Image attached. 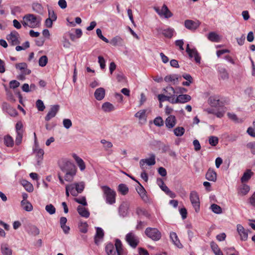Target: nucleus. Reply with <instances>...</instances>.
Instances as JSON below:
<instances>
[{
	"instance_id": "1",
	"label": "nucleus",
	"mask_w": 255,
	"mask_h": 255,
	"mask_svg": "<svg viewBox=\"0 0 255 255\" xmlns=\"http://www.w3.org/2000/svg\"><path fill=\"white\" fill-rule=\"evenodd\" d=\"M60 167L64 174V180L67 182H72L76 173L75 166L70 161H65L60 165Z\"/></svg>"
},
{
	"instance_id": "2",
	"label": "nucleus",
	"mask_w": 255,
	"mask_h": 255,
	"mask_svg": "<svg viewBox=\"0 0 255 255\" xmlns=\"http://www.w3.org/2000/svg\"><path fill=\"white\" fill-rule=\"evenodd\" d=\"M114 245L111 243H108L105 247V251L107 255H116V253L118 255H125L126 252L123 249L121 241L119 239H116Z\"/></svg>"
},
{
	"instance_id": "3",
	"label": "nucleus",
	"mask_w": 255,
	"mask_h": 255,
	"mask_svg": "<svg viewBox=\"0 0 255 255\" xmlns=\"http://www.w3.org/2000/svg\"><path fill=\"white\" fill-rule=\"evenodd\" d=\"M21 23L24 27L35 28L39 26L40 18L33 14H27L23 16Z\"/></svg>"
},
{
	"instance_id": "4",
	"label": "nucleus",
	"mask_w": 255,
	"mask_h": 255,
	"mask_svg": "<svg viewBox=\"0 0 255 255\" xmlns=\"http://www.w3.org/2000/svg\"><path fill=\"white\" fill-rule=\"evenodd\" d=\"M101 188L106 202L110 205L114 204L116 202V192L108 186H101Z\"/></svg>"
},
{
	"instance_id": "5",
	"label": "nucleus",
	"mask_w": 255,
	"mask_h": 255,
	"mask_svg": "<svg viewBox=\"0 0 255 255\" xmlns=\"http://www.w3.org/2000/svg\"><path fill=\"white\" fill-rule=\"evenodd\" d=\"M145 235L154 241H158L161 238V232L156 228H147L145 230Z\"/></svg>"
},
{
	"instance_id": "6",
	"label": "nucleus",
	"mask_w": 255,
	"mask_h": 255,
	"mask_svg": "<svg viewBox=\"0 0 255 255\" xmlns=\"http://www.w3.org/2000/svg\"><path fill=\"white\" fill-rule=\"evenodd\" d=\"M126 240L129 245L133 248H136L139 242L138 237L132 232L127 234Z\"/></svg>"
},
{
	"instance_id": "7",
	"label": "nucleus",
	"mask_w": 255,
	"mask_h": 255,
	"mask_svg": "<svg viewBox=\"0 0 255 255\" xmlns=\"http://www.w3.org/2000/svg\"><path fill=\"white\" fill-rule=\"evenodd\" d=\"M19 38V34L15 30L11 31L10 34L6 35L7 40L13 46L20 43Z\"/></svg>"
},
{
	"instance_id": "8",
	"label": "nucleus",
	"mask_w": 255,
	"mask_h": 255,
	"mask_svg": "<svg viewBox=\"0 0 255 255\" xmlns=\"http://www.w3.org/2000/svg\"><path fill=\"white\" fill-rule=\"evenodd\" d=\"M190 200L195 211L198 212L200 210V200L197 193L192 191L190 194Z\"/></svg>"
},
{
	"instance_id": "9",
	"label": "nucleus",
	"mask_w": 255,
	"mask_h": 255,
	"mask_svg": "<svg viewBox=\"0 0 255 255\" xmlns=\"http://www.w3.org/2000/svg\"><path fill=\"white\" fill-rule=\"evenodd\" d=\"M154 9L159 15L164 16L166 18L171 17L173 15L172 12L165 4H164L161 9H159L158 7H154Z\"/></svg>"
},
{
	"instance_id": "10",
	"label": "nucleus",
	"mask_w": 255,
	"mask_h": 255,
	"mask_svg": "<svg viewBox=\"0 0 255 255\" xmlns=\"http://www.w3.org/2000/svg\"><path fill=\"white\" fill-rule=\"evenodd\" d=\"M155 162V156L154 154H151L149 158L141 159L139 161V165L141 169H143L145 168V164L151 166L154 165Z\"/></svg>"
},
{
	"instance_id": "11",
	"label": "nucleus",
	"mask_w": 255,
	"mask_h": 255,
	"mask_svg": "<svg viewBox=\"0 0 255 255\" xmlns=\"http://www.w3.org/2000/svg\"><path fill=\"white\" fill-rule=\"evenodd\" d=\"M200 25V22L198 20L193 21L192 20L187 19L184 21L185 27L191 30H195Z\"/></svg>"
},
{
	"instance_id": "12",
	"label": "nucleus",
	"mask_w": 255,
	"mask_h": 255,
	"mask_svg": "<svg viewBox=\"0 0 255 255\" xmlns=\"http://www.w3.org/2000/svg\"><path fill=\"white\" fill-rule=\"evenodd\" d=\"M15 68L20 71V76L29 75L31 73V70L27 68V65L25 62L16 64Z\"/></svg>"
},
{
	"instance_id": "13",
	"label": "nucleus",
	"mask_w": 255,
	"mask_h": 255,
	"mask_svg": "<svg viewBox=\"0 0 255 255\" xmlns=\"http://www.w3.org/2000/svg\"><path fill=\"white\" fill-rule=\"evenodd\" d=\"M191 100V97L187 94H180L176 98L173 99L172 104H184L189 102Z\"/></svg>"
},
{
	"instance_id": "14",
	"label": "nucleus",
	"mask_w": 255,
	"mask_h": 255,
	"mask_svg": "<svg viewBox=\"0 0 255 255\" xmlns=\"http://www.w3.org/2000/svg\"><path fill=\"white\" fill-rule=\"evenodd\" d=\"M60 107L58 105H52L51 106L50 109L45 119L46 121H50L52 118L55 117L59 110Z\"/></svg>"
},
{
	"instance_id": "15",
	"label": "nucleus",
	"mask_w": 255,
	"mask_h": 255,
	"mask_svg": "<svg viewBox=\"0 0 255 255\" xmlns=\"http://www.w3.org/2000/svg\"><path fill=\"white\" fill-rule=\"evenodd\" d=\"M237 230L240 235V239L244 241H247L248 238L249 230H246L243 226L240 224L237 225Z\"/></svg>"
},
{
	"instance_id": "16",
	"label": "nucleus",
	"mask_w": 255,
	"mask_h": 255,
	"mask_svg": "<svg viewBox=\"0 0 255 255\" xmlns=\"http://www.w3.org/2000/svg\"><path fill=\"white\" fill-rule=\"evenodd\" d=\"M146 110H141L134 115V117L138 119L139 123L141 124H144L146 122Z\"/></svg>"
},
{
	"instance_id": "17",
	"label": "nucleus",
	"mask_w": 255,
	"mask_h": 255,
	"mask_svg": "<svg viewBox=\"0 0 255 255\" xmlns=\"http://www.w3.org/2000/svg\"><path fill=\"white\" fill-rule=\"evenodd\" d=\"M165 124L166 128L169 129L172 128L176 124V117L173 115L169 116L165 120Z\"/></svg>"
},
{
	"instance_id": "18",
	"label": "nucleus",
	"mask_w": 255,
	"mask_h": 255,
	"mask_svg": "<svg viewBox=\"0 0 255 255\" xmlns=\"http://www.w3.org/2000/svg\"><path fill=\"white\" fill-rule=\"evenodd\" d=\"M33 152L37 157V164L40 165L43 159L44 153V150L42 149L39 148L38 146L35 145L33 148Z\"/></svg>"
},
{
	"instance_id": "19",
	"label": "nucleus",
	"mask_w": 255,
	"mask_h": 255,
	"mask_svg": "<svg viewBox=\"0 0 255 255\" xmlns=\"http://www.w3.org/2000/svg\"><path fill=\"white\" fill-rule=\"evenodd\" d=\"M157 30L159 33L162 34L165 37L168 38H171L175 32L174 29L170 27L164 29L158 28Z\"/></svg>"
},
{
	"instance_id": "20",
	"label": "nucleus",
	"mask_w": 255,
	"mask_h": 255,
	"mask_svg": "<svg viewBox=\"0 0 255 255\" xmlns=\"http://www.w3.org/2000/svg\"><path fill=\"white\" fill-rule=\"evenodd\" d=\"M170 239L172 243L178 248L182 249L183 248V246L180 243L176 233L173 232H171L170 233Z\"/></svg>"
},
{
	"instance_id": "21",
	"label": "nucleus",
	"mask_w": 255,
	"mask_h": 255,
	"mask_svg": "<svg viewBox=\"0 0 255 255\" xmlns=\"http://www.w3.org/2000/svg\"><path fill=\"white\" fill-rule=\"evenodd\" d=\"M190 58H194V60L197 63H200L201 57L195 48L192 49L187 53Z\"/></svg>"
},
{
	"instance_id": "22",
	"label": "nucleus",
	"mask_w": 255,
	"mask_h": 255,
	"mask_svg": "<svg viewBox=\"0 0 255 255\" xmlns=\"http://www.w3.org/2000/svg\"><path fill=\"white\" fill-rule=\"evenodd\" d=\"M206 179L210 181L215 182L217 180V173L212 168L208 169L206 174Z\"/></svg>"
},
{
	"instance_id": "23",
	"label": "nucleus",
	"mask_w": 255,
	"mask_h": 255,
	"mask_svg": "<svg viewBox=\"0 0 255 255\" xmlns=\"http://www.w3.org/2000/svg\"><path fill=\"white\" fill-rule=\"evenodd\" d=\"M94 96L96 100L101 101L105 96V90L102 87L97 89L95 91Z\"/></svg>"
},
{
	"instance_id": "24",
	"label": "nucleus",
	"mask_w": 255,
	"mask_h": 255,
	"mask_svg": "<svg viewBox=\"0 0 255 255\" xmlns=\"http://www.w3.org/2000/svg\"><path fill=\"white\" fill-rule=\"evenodd\" d=\"M104 235L103 230L100 228H96V234L95 236V243L96 244L98 245L101 240L103 239Z\"/></svg>"
},
{
	"instance_id": "25",
	"label": "nucleus",
	"mask_w": 255,
	"mask_h": 255,
	"mask_svg": "<svg viewBox=\"0 0 255 255\" xmlns=\"http://www.w3.org/2000/svg\"><path fill=\"white\" fill-rule=\"evenodd\" d=\"M109 43L114 46H122L123 44L124 40L121 36L117 35L114 37Z\"/></svg>"
},
{
	"instance_id": "26",
	"label": "nucleus",
	"mask_w": 255,
	"mask_h": 255,
	"mask_svg": "<svg viewBox=\"0 0 255 255\" xmlns=\"http://www.w3.org/2000/svg\"><path fill=\"white\" fill-rule=\"evenodd\" d=\"M179 78H180V76L176 74L168 75L164 77V81L166 82H172L175 84L178 83Z\"/></svg>"
},
{
	"instance_id": "27",
	"label": "nucleus",
	"mask_w": 255,
	"mask_h": 255,
	"mask_svg": "<svg viewBox=\"0 0 255 255\" xmlns=\"http://www.w3.org/2000/svg\"><path fill=\"white\" fill-rule=\"evenodd\" d=\"M72 156L73 158L75 159V161L76 162L80 169L81 171H83L84 170H85L86 168V165L83 160L76 154H73Z\"/></svg>"
},
{
	"instance_id": "28",
	"label": "nucleus",
	"mask_w": 255,
	"mask_h": 255,
	"mask_svg": "<svg viewBox=\"0 0 255 255\" xmlns=\"http://www.w3.org/2000/svg\"><path fill=\"white\" fill-rule=\"evenodd\" d=\"M0 249L2 255H12V251L7 244H2Z\"/></svg>"
},
{
	"instance_id": "29",
	"label": "nucleus",
	"mask_w": 255,
	"mask_h": 255,
	"mask_svg": "<svg viewBox=\"0 0 255 255\" xmlns=\"http://www.w3.org/2000/svg\"><path fill=\"white\" fill-rule=\"evenodd\" d=\"M77 211L79 215L83 217L87 218L90 216V213L88 210L82 206H78Z\"/></svg>"
},
{
	"instance_id": "30",
	"label": "nucleus",
	"mask_w": 255,
	"mask_h": 255,
	"mask_svg": "<svg viewBox=\"0 0 255 255\" xmlns=\"http://www.w3.org/2000/svg\"><path fill=\"white\" fill-rule=\"evenodd\" d=\"M218 71L220 77L223 80H226L229 78V74L224 67L222 66L218 67Z\"/></svg>"
},
{
	"instance_id": "31",
	"label": "nucleus",
	"mask_w": 255,
	"mask_h": 255,
	"mask_svg": "<svg viewBox=\"0 0 255 255\" xmlns=\"http://www.w3.org/2000/svg\"><path fill=\"white\" fill-rule=\"evenodd\" d=\"M208 39L212 41L215 42H218L221 40V36L215 32H211L208 35Z\"/></svg>"
},
{
	"instance_id": "32",
	"label": "nucleus",
	"mask_w": 255,
	"mask_h": 255,
	"mask_svg": "<svg viewBox=\"0 0 255 255\" xmlns=\"http://www.w3.org/2000/svg\"><path fill=\"white\" fill-rule=\"evenodd\" d=\"M254 173L251 169H247L244 173L243 176L242 177L241 180L242 183L247 182L253 175Z\"/></svg>"
},
{
	"instance_id": "33",
	"label": "nucleus",
	"mask_w": 255,
	"mask_h": 255,
	"mask_svg": "<svg viewBox=\"0 0 255 255\" xmlns=\"http://www.w3.org/2000/svg\"><path fill=\"white\" fill-rule=\"evenodd\" d=\"M211 248L215 255H223L218 245L214 242L210 243Z\"/></svg>"
},
{
	"instance_id": "34",
	"label": "nucleus",
	"mask_w": 255,
	"mask_h": 255,
	"mask_svg": "<svg viewBox=\"0 0 255 255\" xmlns=\"http://www.w3.org/2000/svg\"><path fill=\"white\" fill-rule=\"evenodd\" d=\"M250 190L249 186L246 184H243L238 189V194L242 196H244L248 194Z\"/></svg>"
},
{
	"instance_id": "35",
	"label": "nucleus",
	"mask_w": 255,
	"mask_h": 255,
	"mask_svg": "<svg viewBox=\"0 0 255 255\" xmlns=\"http://www.w3.org/2000/svg\"><path fill=\"white\" fill-rule=\"evenodd\" d=\"M119 214L122 217L127 215L128 212V205L127 203H123L119 207Z\"/></svg>"
},
{
	"instance_id": "36",
	"label": "nucleus",
	"mask_w": 255,
	"mask_h": 255,
	"mask_svg": "<svg viewBox=\"0 0 255 255\" xmlns=\"http://www.w3.org/2000/svg\"><path fill=\"white\" fill-rule=\"evenodd\" d=\"M102 110L105 112H110L115 109L113 104L109 102L104 103L102 106Z\"/></svg>"
},
{
	"instance_id": "37",
	"label": "nucleus",
	"mask_w": 255,
	"mask_h": 255,
	"mask_svg": "<svg viewBox=\"0 0 255 255\" xmlns=\"http://www.w3.org/2000/svg\"><path fill=\"white\" fill-rule=\"evenodd\" d=\"M21 204L23 209L27 212L31 211L33 210V207L31 204L26 200L21 201Z\"/></svg>"
},
{
	"instance_id": "38",
	"label": "nucleus",
	"mask_w": 255,
	"mask_h": 255,
	"mask_svg": "<svg viewBox=\"0 0 255 255\" xmlns=\"http://www.w3.org/2000/svg\"><path fill=\"white\" fill-rule=\"evenodd\" d=\"M4 143L7 147H12L14 144L12 137L9 135L4 137Z\"/></svg>"
},
{
	"instance_id": "39",
	"label": "nucleus",
	"mask_w": 255,
	"mask_h": 255,
	"mask_svg": "<svg viewBox=\"0 0 255 255\" xmlns=\"http://www.w3.org/2000/svg\"><path fill=\"white\" fill-rule=\"evenodd\" d=\"M158 99L160 103L164 102V101H168L169 102L172 103V101H173V99L172 97H170L168 96H166L163 94H159L158 95Z\"/></svg>"
},
{
	"instance_id": "40",
	"label": "nucleus",
	"mask_w": 255,
	"mask_h": 255,
	"mask_svg": "<svg viewBox=\"0 0 255 255\" xmlns=\"http://www.w3.org/2000/svg\"><path fill=\"white\" fill-rule=\"evenodd\" d=\"M173 132L176 136H181L185 133V128L182 127H177L174 129Z\"/></svg>"
},
{
	"instance_id": "41",
	"label": "nucleus",
	"mask_w": 255,
	"mask_h": 255,
	"mask_svg": "<svg viewBox=\"0 0 255 255\" xmlns=\"http://www.w3.org/2000/svg\"><path fill=\"white\" fill-rule=\"evenodd\" d=\"M136 191L143 200H145L146 199L147 196L146 195L145 190L144 188L141 186V185H140L139 187L136 188Z\"/></svg>"
},
{
	"instance_id": "42",
	"label": "nucleus",
	"mask_w": 255,
	"mask_h": 255,
	"mask_svg": "<svg viewBox=\"0 0 255 255\" xmlns=\"http://www.w3.org/2000/svg\"><path fill=\"white\" fill-rule=\"evenodd\" d=\"M164 90L167 95V96L172 97L173 99L175 98L174 94L175 93V91L172 87L167 86L164 89Z\"/></svg>"
},
{
	"instance_id": "43",
	"label": "nucleus",
	"mask_w": 255,
	"mask_h": 255,
	"mask_svg": "<svg viewBox=\"0 0 255 255\" xmlns=\"http://www.w3.org/2000/svg\"><path fill=\"white\" fill-rule=\"evenodd\" d=\"M22 185L28 192H32L33 190L32 185L26 180H23L22 181Z\"/></svg>"
},
{
	"instance_id": "44",
	"label": "nucleus",
	"mask_w": 255,
	"mask_h": 255,
	"mask_svg": "<svg viewBox=\"0 0 255 255\" xmlns=\"http://www.w3.org/2000/svg\"><path fill=\"white\" fill-rule=\"evenodd\" d=\"M210 209L214 213L216 214H221L222 212V210L221 207L217 204H213L210 206Z\"/></svg>"
},
{
	"instance_id": "45",
	"label": "nucleus",
	"mask_w": 255,
	"mask_h": 255,
	"mask_svg": "<svg viewBox=\"0 0 255 255\" xmlns=\"http://www.w3.org/2000/svg\"><path fill=\"white\" fill-rule=\"evenodd\" d=\"M75 183L70 184L66 185V186L69 189L71 194L73 196H77V192L76 191V186Z\"/></svg>"
},
{
	"instance_id": "46",
	"label": "nucleus",
	"mask_w": 255,
	"mask_h": 255,
	"mask_svg": "<svg viewBox=\"0 0 255 255\" xmlns=\"http://www.w3.org/2000/svg\"><path fill=\"white\" fill-rule=\"evenodd\" d=\"M76 186V191L77 192V195L79 193H81L84 190L85 184L83 182L79 183H74Z\"/></svg>"
},
{
	"instance_id": "47",
	"label": "nucleus",
	"mask_w": 255,
	"mask_h": 255,
	"mask_svg": "<svg viewBox=\"0 0 255 255\" xmlns=\"http://www.w3.org/2000/svg\"><path fill=\"white\" fill-rule=\"evenodd\" d=\"M118 190L123 195H126L128 191V188L124 184H121L119 185Z\"/></svg>"
},
{
	"instance_id": "48",
	"label": "nucleus",
	"mask_w": 255,
	"mask_h": 255,
	"mask_svg": "<svg viewBox=\"0 0 255 255\" xmlns=\"http://www.w3.org/2000/svg\"><path fill=\"white\" fill-rule=\"evenodd\" d=\"M45 210L50 215H53V214H55L56 212L55 208L51 204H48L45 206Z\"/></svg>"
},
{
	"instance_id": "49",
	"label": "nucleus",
	"mask_w": 255,
	"mask_h": 255,
	"mask_svg": "<svg viewBox=\"0 0 255 255\" xmlns=\"http://www.w3.org/2000/svg\"><path fill=\"white\" fill-rule=\"evenodd\" d=\"M48 62V58L46 56H42L38 60L39 65L41 67H44Z\"/></svg>"
},
{
	"instance_id": "50",
	"label": "nucleus",
	"mask_w": 255,
	"mask_h": 255,
	"mask_svg": "<svg viewBox=\"0 0 255 255\" xmlns=\"http://www.w3.org/2000/svg\"><path fill=\"white\" fill-rule=\"evenodd\" d=\"M62 43L63 47L66 48H69L71 46V43L66 36L62 37Z\"/></svg>"
},
{
	"instance_id": "51",
	"label": "nucleus",
	"mask_w": 255,
	"mask_h": 255,
	"mask_svg": "<svg viewBox=\"0 0 255 255\" xmlns=\"http://www.w3.org/2000/svg\"><path fill=\"white\" fill-rule=\"evenodd\" d=\"M219 142L218 138L215 136H211L209 138V142L212 146H216Z\"/></svg>"
},
{
	"instance_id": "52",
	"label": "nucleus",
	"mask_w": 255,
	"mask_h": 255,
	"mask_svg": "<svg viewBox=\"0 0 255 255\" xmlns=\"http://www.w3.org/2000/svg\"><path fill=\"white\" fill-rule=\"evenodd\" d=\"M36 106L39 111H43L45 107L43 101L41 100H38L36 102Z\"/></svg>"
},
{
	"instance_id": "53",
	"label": "nucleus",
	"mask_w": 255,
	"mask_h": 255,
	"mask_svg": "<svg viewBox=\"0 0 255 255\" xmlns=\"http://www.w3.org/2000/svg\"><path fill=\"white\" fill-rule=\"evenodd\" d=\"M136 213L139 216H144L147 218L149 217V214L145 210L141 208H137L136 209Z\"/></svg>"
},
{
	"instance_id": "54",
	"label": "nucleus",
	"mask_w": 255,
	"mask_h": 255,
	"mask_svg": "<svg viewBox=\"0 0 255 255\" xmlns=\"http://www.w3.org/2000/svg\"><path fill=\"white\" fill-rule=\"evenodd\" d=\"M154 124L157 127H161L163 125L164 122L161 117H156L153 121Z\"/></svg>"
},
{
	"instance_id": "55",
	"label": "nucleus",
	"mask_w": 255,
	"mask_h": 255,
	"mask_svg": "<svg viewBox=\"0 0 255 255\" xmlns=\"http://www.w3.org/2000/svg\"><path fill=\"white\" fill-rule=\"evenodd\" d=\"M96 33H97V35L98 36V37H99L100 39H101L104 42H105L106 43L109 42V40L102 35V30L100 29H99V28L97 29Z\"/></svg>"
},
{
	"instance_id": "56",
	"label": "nucleus",
	"mask_w": 255,
	"mask_h": 255,
	"mask_svg": "<svg viewBox=\"0 0 255 255\" xmlns=\"http://www.w3.org/2000/svg\"><path fill=\"white\" fill-rule=\"evenodd\" d=\"M74 201L79 204H82L83 206H87V203L85 197H82L78 198H75Z\"/></svg>"
},
{
	"instance_id": "57",
	"label": "nucleus",
	"mask_w": 255,
	"mask_h": 255,
	"mask_svg": "<svg viewBox=\"0 0 255 255\" xmlns=\"http://www.w3.org/2000/svg\"><path fill=\"white\" fill-rule=\"evenodd\" d=\"M17 135L15 138V143L17 145H19L21 143L23 132H16Z\"/></svg>"
},
{
	"instance_id": "58",
	"label": "nucleus",
	"mask_w": 255,
	"mask_h": 255,
	"mask_svg": "<svg viewBox=\"0 0 255 255\" xmlns=\"http://www.w3.org/2000/svg\"><path fill=\"white\" fill-rule=\"evenodd\" d=\"M48 16L52 20L56 21L57 19V15L52 9H48Z\"/></svg>"
},
{
	"instance_id": "59",
	"label": "nucleus",
	"mask_w": 255,
	"mask_h": 255,
	"mask_svg": "<svg viewBox=\"0 0 255 255\" xmlns=\"http://www.w3.org/2000/svg\"><path fill=\"white\" fill-rule=\"evenodd\" d=\"M63 125L65 128L69 129L72 126V123L70 119H65L63 121Z\"/></svg>"
},
{
	"instance_id": "60",
	"label": "nucleus",
	"mask_w": 255,
	"mask_h": 255,
	"mask_svg": "<svg viewBox=\"0 0 255 255\" xmlns=\"http://www.w3.org/2000/svg\"><path fill=\"white\" fill-rule=\"evenodd\" d=\"M31 234L33 236H37L39 234V229L35 226H32L30 227Z\"/></svg>"
},
{
	"instance_id": "61",
	"label": "nucleus",
	"mask_w": 255,
	"mask_h": 255,
	"mask_svg": "<svg viewBox=\"0 0 255 255\" xmlns=\"http://www.w3.org/2000/svg\"><path fill=\"white\" fill-rule=\"evenodd\" d=\"M98 63H99L100 68L102 69H104L105 68V67H106L105 60L104 58H103V57H102L101 56H99L98 57Z\"/></svg>"
},
{
	"instance_id": "62",
	"label": "nucleus",
	"mask_w": 255,
	"mask_h": 255,
	"mask_svg": "<svg viewBox=\"0 0 255 255\" xmlns=\"http://www.w3.org/2000/svg\"><path fill=\"white\" fill-rule=\"evenodd\" d=\"M20 85V83L16 80H12L9 82V87L10 88L14 89Z\"/></svg>"
},
{
	"instance_id": "63",
	"label": "nucleus",
	"mask_w": 255,
	"mask_h": 255,
	"mask_svg": "<svg viewBox=\"0 0 255 255\" xmlns=\"http://www.w3.org/2000/svg\"><path fill=\"white\" fill-rule=\"evenodd\" d=\"M193 144L194 145V150L196 151H198L200 150L201 145H200V143L199 141H198V140H197V139L194 140L193 141Z\"/></svg>"
},
{
	"instance_id": "64",
	"label": "nucleus",
	"mask_w": 255,
	"mask_h": 255,
	"mask_svg": "<svg viewBox=\"0 0 255 255\" xmlns=\"http://www.w3.org/2000/svg\"><path fill=\"white\" fill-rule=\"evenodd\" d=\"M247 146L251 149V152L255 154V142H251L247 144Z\"/></svg>"
}]
</instances>
